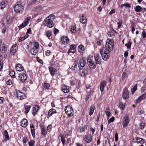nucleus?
<instances>
[{
	"label": "nucleus",
	"mask_w": 146,
	"mask_h": 146,
	"mask_svg": "<svg viewBox=\"0 0 146 146\" xmlns=\"http://www.w3.org/2000/svg\"><path fill=\"white\" fill-rule=\"evenodd\" d=\"M122 22L121 21H119L117 23L118 25V28H119L120 27Z\"/></svg>",
	"instance_id": "13d9d810"
},
{
	"label": "nucleus",
	"mask_w": 146,
	"mask_h": 146,
	"mask_svg": "<svg viewBox=\"0 0 146 146\" xmlns=\"http://www.w3.org/2000/svg\"><path fill=\"white\" fill-rule=\"evenodd\" d=\"M88 68L87 67H85L82 72L81 75L82 76H85L88 74Z\"/></svg>",
	"instance_id": "2eb2a0df"
},
{
	"label": "nucleus",
	"mask_w": 146,
	"mask_h": 146,
	"mask_svg": "<svg viewBox=\"0 0 146 146\" xmlns=\"http://www.w3.org/2000/svg\"><path fill=\"white\" fill-rule=\"evenodd\" d=\"M44 21L46 23L48 27L49 28H51L54 26L53 22H50L49 21H47L46 20H44Z\"/></svg>",
	"instance_id": "393cba45"
},
{
	"label": "nucleus",
	"mask_w": 146,
	"mask_h": 146,
	"mask_svg": "<svg viewBox=\"0 0 146 146\" xmlns=\"http://www.w3.org/2000/svg\"><path fill=\"white\" fill-rule=\"evenodd\" d=\"M70 31L72 33H75L76 32V27L74 26H72Z\"/></svg>",
	"instance_id": "e433bc0d"
},
{
	"label": "nucleus",
	"mask_w": 146,
	"mask_h": 146,
	"mask_svg": "<svg viewBox=\"0 0 146 146\" xmlns=\"http://www.w3.org/2000/svg\"><path fill=\"white\" fill-rule=\"evenodd\" d=\"M123 97L124 99H126L128 98L129 97V92L126 89H124L123 92Z\"/></svg>",
	"instance_id": "6e6552de"
},
{
	"label": "nucleus",
	"mask_w": 146,
	"mask_h": 146,
	"mask_svg": "<svg viewBox=\"0 0 146 146\" xmlns=\"http://www.w3.org/2000/svg\"><path fill=\"white\" fill-rule=\"evenodd\" d=\"M76 47V46L75 45L72 44L70 46V47L69 50L68 51V53L69 54L70 52L74 53L75 52L74 49Z\"/></svg>",
	"instance_id": "4be33fe9"
},
{
	"label": "nucleus",
	"mask_w": 146,
	"mask_h": 146,
	"mask_svg": "<svg viewBox=\"0 0 146 146\" xmlns=\"http://www.w3.org/2000/svg\"><path fill=\"white\" fill-rule=\"evenodd\" d=\"M100 56L98 54L96 53L94 55L96 63L97 64H100L101 63V59L100 58Z\"/></svg>",
	"instance_id": "1a4fd4ad"
},
{
	"label": "nucleus",
	"mask_w": 146,
	"mask_h": 146,
	"mask_svg": "<svg viewBox=\"0 0 146 146\" xmlns=\"http://www.w3.org/2000/svg\"><path fill=\"white\" fill-rule=\"evenodd\" d=\"M86 17L82 15L80 18V22L83 24H85L86 22Z\"/></svg>",
	"instance_id": "b1692460"
},
{
	"label": "nucleus",
	"mask_w": 146,
	"mask_h": 146,
	"mask_svg": "<svg viewBox=\"0 0 146 146\" xmlns=\"http://www.w3.org/2000/svg\"><path fill=\"white\" fill-rule=\"evenodd\" d=\"M36 59L37 61L40 64H42L43 62V61L42 60L40 59L39 57H37Z\"/></svg>",
	"instance_id": "69168bd1"
},
{
	"label": "nucleus",
	"mask_w": 146,
	"mask_h": 146,
	"mask_svg": "<svg viewBox=\"0 0 146 146\" xmlns=\"http://www.w3.org/2000/svg\"><path fill=\"white\" fill-rule=\"evenodd\" d=\"M28 141L27 137H25L23 138V142L24 143H26Z\"/></svg>",
	"instance_id": "052dcab7"
},
{
	"label": "nucleus",
	"mask_w": 146,
	"mask_h": 146,
	"mask_svg": "<svg viewBox=\"0 0 146 146\" xmlns=\"http://www.w3.org/2000/svg\"><path fill=\"white\" fill-rule=\"evenodd\" d=\"M7 5V3L6 1H3L0 2V9H2Z\"/></svg>",
	"instance_id": "dca6fc26"
},
{
	"label": "nucleus",
	"mask_w": 146,
	"mask_h": 146,
	"mask_svg": "<svg viewBox=\"0 0 146 146\" xmlns=\"http://www.w3.org/2000/svg\"><path fill=\"white\" fill-rule=\"evenodd\" d=\"M17 45L16 44H13L11 48V51L13 54L15 53L17 50Z\"/></svg>",
	"instance_id": "412c9836"
},
{
	"label": "nucleus",
	"mask_w": 146,
	"mask_h": 146,
	"mask_svg": "<svg viewBox=\"0 0 146 146\" xmlns=\"http://www.w3.org/2000/svg\"><path fill=\"white\" fill-rule=\"evenodd\" d=\"M49 70L50 74L52 76H53L55 73V69L52 67H49Z\"/></svg>",
	"instance_id": "a878e982"
},
{
	"label": "nucleus",
	"mask_w": 146,
	"mask_h": 146,
	"mask_svg": "<svg viewBox=\"0 0 146 146\" xmlns=\"http://www.w3.org/2000/svg\"><path fill=\"white\" fill-rule=\"evenodd\" d=\"M146 98V92L144 93L143 95L139 96L137 100V102H140L141 100L144 99Z\"/></svg>",
	"instance_id": "aec40b11"
},
{
	"label": "nucleus",
	"mask_w": 146,
	"mask_h": 146,
	"mask_svg": "<svg viewBox=\"0 0 146 146\" xmlns=\"http://www.w3.org/2000/svg\"><path fill=\"white\" fill-rule=\"evenodd\" d=\"M77 67V64H76L74 63V65L73 66H72L70 68V69H72V70H75V68H76Z\"/></svg>",
	"instance_id": "bf43d9fd"
},
{
	"label": "nucleus",
	"mask_w": 146,
	"mask_h": 146,
	"mask_svg": "<svg viewBox=\"0 0 146 146\" xmlns=\"http://www.w3.org/2000/svg\"><path fill=\"white\" fill-rule=\"evenodd\" d=\"M135 139L136 140H138V141L137 142L138 143H145V140L141 138H139L138 137H136Z\"/></svg>",
	"instance_id": "7c9ffc66"
},
{
	"label": "nucleus",
	"mask_w": 146,
	"mask_h": 146,
	"mask_svg": "<svg viewBox=\"0 0 146 146\" xmlns=\"http://www.w3.org/2000/svg\"><path fill=\"white\" fill-rule=\"evenodd\" d=\"M87 126H82L80 127V130L81 132H83L87 129Z\"/></svg>",
	"instance_id": "ea45409f"
},
{
	"label": "nucleus",
	"mask_w": 146,
	"mask_h": 146,
	"mask_svg": "<svg viewBox=\"0 0 146 146\" xmlns=\"http://www.w3.org/2000/svg\"><path fill=\"white\" fill-rule=\"evenodd\" d=\"M31 108V106H25V110L27 111V113L28 112Z\"/></svg>",
	"instance_id": "3c124183"
},
{
	"label": "nucleus",
	"mask_w": 146,
	"mask_h": 146,
	"mask_svg": "<svg viewBox=\"0 0 146 146\" xmlns=\"http://www.w3.org/2000/svg\"><path fill=\"white\" fill-rule=\"evenodd\" d=\"M16 92L17 97L18 98H19L20 100H22L26 98V96L24 93L19 90L17 91Z\"/></svg>",
	"instance_id": "0eeeda50"
},
{
	"label": "nucleus",
	"mask_w": 146,
	"mask_h": 146,
	"mask_svg": "<svg viewBox=\"0 0 146 146\" xmlns=\"http://www.w3.org/2000/svg\"><path fill=\"white\" fill-rule=\"evenodd\" d=\"M124 6L126 8H130L131 7V5L128 3L122 4L121 5V8Z\"/></svg>",
	"instance_id": "37998d69"
},
{
	"label": "nucleus",
	"mask_w": 146,
	"mask_h": 146,
	"mask_svg": "<svg viewBox=\"0 0 146 146\" xmlns=\"http://www.w3.org/2000/svg\"><path fill=\"white\" fill-rule=\"evenodd\" d=\"M34 46L36 49H38L39 48V44L38 42H35L34 44Z\"/></svg>",
	"instance_id": "09e8293b"
},
{
	"label": "nucleus",
	"mask_w": 146,
	"mask_h": 146,
	"mask_svg": "<svg viewBox=\"0 0 146 146\" xmlns=\"http://www.w3.org/2000/svg\"><path fill=\"white\" fill-rule=\"evenodd\" d=\"M27 24L24 22L21 24L18 27L19 29L20 30L22 28L25 27L27 25Z\"/></svg>",
	"instance_id": "58836bf2"
},
{
	"label": "nucleus",
	"mask_w": 146,
	"mask_h": 146,
	"mask_svg": "<svg viewBox=\"0 0 146 146\" xmlns=\"http://www.w3.org/2000/svg\"><path fill=\"white\" fill-rule=\"evenodd\" d=\"M33 114L34 115L36 114V113L37 112L38 110L40 109V107L38 106H35L33 108Z\"/></svg>",
	"instance_id": "bb28decb"
},
{
	"label": "nucleus",
	"mask_w": 146,
	"mask_h": 146,
	"mask_svg": "<svg viewBox=\"0 0 146 146\" xmlns=\"http://www.w3.org/2000/svg\"><path fill=\"white\" fill-rule=\"evenodd\" d=\"M25 39V38L23 36L22 37H20L19 39V42H21L24 40Z\"/></svg>",
	"instance_id": "774afa93"
},
{
	"label": "nucleus",
	"mask_w": 146,
	"mask_h": 146,
	"mask_svg": "<svg viewBox=\"0 0 146 146\" xmlns=\"http://www.w3.org/2000/svg\"><path fill=\"white\" fill-rule=\"evenodd\" d=\"M30 127L31 129V132L33 137L35 136V127L33 125H30Z\"/></svg>",
	"instance_id": "cd10ccee"
},
{
	"label": "nucleus",
	"mask_w": 146,
	"mask_h": 146,
	"mask_svg": "<svg viewBox=\"0 0 146 146\" xmlns=\"http://www.w3.org/2000/svg\"><path fill=\"white\" fill-rule=\"evenodd\" d=\"M131 44L132 42L130 41V40H129L128 42L127 43V48H131Z\"/></svg>",
	"instance_id": "8fccbe9b"
},
{
	"label": "nucleus",
	"mask_w": 146,
	"mask_h": 146,
	"mask_svg": "<svg viewBox=\"0 0 146 146\" xmlns=\"http://www.w3.org/2000/svg\"><path fill=\"white\" fill-rule=\"evenodd\" d=\"M145 125L144 123H141L140 125V127L141 129H143L145 127Z\"/></svg>",
	"instance_id": "680f3d73"
},
{
	"label": "nucleus",
	"mask_w": 146,
	"mask_h": 146,
	"mask_svg": "<svg viewBox=\"0 0 146 146\" xmlns=\"http://www.w3.org/2000/svg\"><path fill=\"white\" fill-rule=\"evenodd\" d=\"M14 9L17 13H21L24 9V7L21 4H17L14 7Z\"/></svg>",
	"instance_id": "7ed1b4c3"
},
{
	"label": "nucleus",
	"mask_w": 146,
	"mask_h": 146,
	"mask_svg": "<svg viewBox=\"0 0 146 146\" xmlns=\"http://www.w3.org/2000/svg\"><path fill=\"white\" fill-rule=\"evenodd\" d=\"M19 79H20L22 82H25L27 80V77L25 71H23V73H19Z\"/></svg>",
	"instance_id": "39448f33"
},
{
	"label": "nucleus",
	"mask_w": 146,
	"mask_h": 146,
	"mask_svg": "<svg viewBox=\"0 0 146 146\" xmlns=\"http://www.w3.org/2000/svg\"><path fill=\"white\" fill-rule=\"evenodd\" d=\"M21 126L23 127H26L27 125L28 121L26 119H24L21 121Z\"/></svg>",
	"instance_id": "5701e85b"
},
{
	"label": "nucleus",
	"mask_w": 146,
	"mask_h": 146,
	"mask_svg": "<svg viewBox=\"0 0 146 146\" xmlns=\"http://www.w3.org/2000/svg\"><path fill=\"white\" fill-rule=\"evenodd\" d=\"M115 120V118L113 117H112L111 118H110L108 121V123H110V122H113Z\"/></svg>",
	"instance_id": "5fc2aeb1"
},
{
	"label": "nucleus",
	"mask_w": 146,
	"mask_h": 146,
	"mask_svg": "<svg viewBox=\"0 0 146 146\" xmlns=\"http://www.w3.org/2000/svg\"><path fill=\"white\" fill-rule=\"evenodd\" d=\"M94 108H95V107L93 106H92L91 107V108L90 109V113H89V115L90 116H91V115H92V114H93L94 111Z\"/></svg>",
	"instance_id": "c9c22d12"
},
{
	"label": "nucleus",
	"mask_w": 146,
	"mask_h": 146,
	"mask_svg": "<svg viewBox=\"0 0 146 146\" xmlns=\"http://www.w3.org/2000/svg\"><path fill=\"white\" fill-rule=\"evenodd\" d=\"M119 106L120 108H121L122 110H123L125 108V105L121 102H119Z\"/></svg>",
	"instance_id": "79ce46f5"
},
{
	"label": "nucleus",
	"mask_w": 146,
	"mask_h": 146,
	"mask_svg": "<svg viewBox=\"0 0 146 146\" xmlns=\"http://www.w3.org/2000/svg\"><path fill=\"white\" fill-rule=\"evenodd\" d=\"M44 87L46 89H47L50 87V85L48 83L44 84Z\"/></svg>",
	"instance_id": "338daca9"
},
{
	"label": "nucleus",
	"mask_w": 146,
	"mask_h": 146,
	"mask_svg": "<svg viewBox=\"0 0 146 146\" xmlns=\"http://www.w3.org/2000/svg\"><path fill=\"white\" fill-rule=\"evenodd\" d=\"M16 69L17 71L21 72L22 71H24V68L22 65L20 64H18L16 65Z\"/></svg>",
	"instance_id": "a211bd4d"
},
{
	"label": "nucleus",
	"mask_w": 146,
	"mask_h": 146,
	"mask_svg": "<svg viewBox=\"0 0 146 146\" xmlns=\"http://www.w3.org/2000/svg\"><path fill=\"white\" fill-rule=\"evenodd\" d=\"M50 54V50H47L45 52V55H46L48 56H49Z\"/></svg>",
	"instance_id": "0e129e2a"
},
{
	"label": "nucleus",
	"mask_w": 146,
	"mask_h": 146,
	"mask_svg": "<svg viewBox=\"0 0 146 146\" xmlns=\"http://www.w3.org/2000/svg\"><path fill=\"white\" fill-rule=\"evenodd\" d=\"M86 63V61L83 58L81 59L79 61L78 64V66L79 69L82 70L85 66Z\"/></svg>",
	"instance_id": "20e7f679"
},
{
	"label": "nucleus",
	"mask_w": 146,
	"mask_h": 146,
	"mask_svg": "<svg viewBox=\"0 0 146 146\" xmlns=\"http://www.w3.org/2000/svg\"><path fill=\"white\" fill-rule=\"evenodd\" d=\"M113 40L108 39L106 42L105 48L102 47L100 49V54L104 60H106L110 56V52L113 50Z\"/></svg>",
	"instance_id": "f257e3e1"
},
{
	"label": "nucleus",
	"mask_w": 146,
	"mask_h": 146,
	"mask_svg": "<svg viewBox=\"0 0 146 146\" xmlns=\"http://www.w3.org/2000/svg\"><path fill=\"white\" fill-rule=\"evenodd\" d=\"M66 113L68 117H70L73 115V110L70 106H67L65 109Z\"/></svg>",
	"instance_id": "f03ea898"
},
{
	"label": "nucleus",
	"mask_w": 146,
	"mask_h": 146,
	"mask_svg": "<svg viewBox=\"0 0 146 146\" xmlns=\"http://www.w3.org/2000/svg\"><path fill=\"white\" fill-rule=\"evenodd\" d=\"M0 50L3 53H5L6 50L4 43L1 41H0Z\"/></svg>",
	"instance_id": "f8f14e48"
},
{
	"label": "nucleus",
	"mask_w": 146,
	"mask_h": 146,
	"mask_svg": "<svg viewBox=\"0 0 146 146\" xmlns=\"http://www.w3.org/2000/svg\"><path fill=\"white\" fill-rule=\"evenodd\" d=\"M56 113V111L55 110L51 109L49 110L48 112V115L49 116H52L53 114Z\"/></svg>",
	"instance_id": "c85d7f7f"
},
{
	"label": "nucleus",
	"mask_w": 146,
	"mask_h": 146,
	"mask_svg": "<svg viewBox=\"0 0 146 146\" xmlns=\"http://www.w3.org/2000/svg\"><path fill=\"white\" fill-rule=\"evenodd\" d=\"M109 109L108 108H107L106 111V114L108 117V119L110 115V113L109 111Z\"/></svg>",
	"instance_id": "4c0bfd02"
},
{
	"label": "nucleus",
	"mask_w": 146,
	"mask_h": 146,
	"mask_svg": "<svg viewBox=\"0 0 146 146\" xmlns=\"http://www.w3.org/2000/svg\"><path fill=\"white\" fill-rule=\"evenodd\" d=\"M4 136L6 139H9V138L8 132L6 130H5L4 131Z\"/></svg>",
	"instance_id": "a19ab883"
},
{
	"label": "nucleus",
	"mask_w": 146,
	"mask_h": 146,
	"mask_svg": "<svg viewBox=\"0 0 146 146\" xmlns=\"http://www.w3.org/2000/svg\"><path fill=\"white\" fill-rule=\"evenodd\" d=\"M51 31H48L46 32V35L48 38L51 36Z\"/></svg>",
	"instance_id": "603ef678"
},
{
	"label": "nucleus",
	"mask_w": 146,
	"mask_h": 146,
	"mask_svg": "<svg viewBox=\"0 0 146 146\" xmlns=\"http://www.w3.org/2000/svg\"><path fill=\"white\" fill-rule=\"evenodd\" d=\"M84 139L86 143H89L92 140V137L89 135H87L85 136Z\"/></svg>",
	"instance_id": "9b49d317"
},
{
	"label": "nucleus",
	"mask_w": 146,
	"mask_h": 146,
	"mask_svg": "<svg viewBox=\"0 0 146 146\" xmlns=\"http://www.w3.org/2000/svg\"><path fill=\"white\" fill-rule=\"evenodd\" d=\"M52 126L51 125H49L47 127V131L50 132V131L52 130Z\"/></svg>",
	"instance_id": "6e6d98bb"
},
{
	"label": "nucleus",
	"mask_w": 146,
	"mask_h": 146,
	"mask_svg": "<svg viewBox=\"0 0 146 146\" xmlns=\"http://www.w3.org/2000/svg\"><path fill=\"white\" fill-rule=\"evenodd\" d=\"M61 41L62 44H66L69 41V39L67 36H63L61 38Z\"/></svg>",
	"instance_id": "9d476101"
},
{
	"label": "nucleus",
	"mask_w": 146,
	"mask_h": 146,
	"mask_svg": "<svg viewBox=\"0 0 146 146\" xmlns=\"http://www.w3.org/2000/svg\"><path fill=\"white\" fill-rule=\"evenodd\" d=\"M87 62L89 66L91 69H94L96 68V65H95L94 63L92 61V60L89 58L87 59Z\"/></svg>",
	"instance_id": "423d86ee"
},
{
	"label": "nucleus",
	"mask_w": 146,
	"mask_h": 146,
	"mask_svg": "<svg viewBox=\"0 0 146 146\" xmlns=\"http://www.w3.org/2000/svg\"><path fill=\"white\" fill-rule=\"evenodd\" d=\"M78 50L79 52L83 53L82 52L84 50V47L82 45L80 44L78 46Z\"/></svg>",
	"instance_id": "c756f323"
},
{
	"label": "nucleus",
	"mask_w": 146,
	"mask_h": 146,
	"mask_svg": "<svg viewBox=\"0 0 146 146\" xmlns=\"http://www.w3.org/2000/svg\"><path fill=\"white\" fill-rule=\"evenodd\" d=\"M9 74L11 77L13 78L15 77V72L13 71H10Z\"/></svg>",
	"instance_id": "49530a36"
},
{
	"label": "nucleus",
	"mask_w": 146,
	"mask_h": 146,
	"mask_svg": "<svg viewBox=\"0 0 146 146\" xmlns=\"http://www.w3.org/2000/svg\"><path fill=\"white\" fill-rule=\"evenodd\" d=\"M68 135H66L65 137H64L63 135L60 136L61 141L63 146H64V144L65 141V137L67 138Z\"/></svg>",
	"instance_id": "2f4dec72"
},
{
	"label": "nucleus",
	"mask_w": 146,
	"mask_h": 146,
	"mask_svg": "<svg viewBox=\"0 0 146 146\" xmlns=\"http://www.w3.org/2000/svg\"><path fill=\"white\" fill-rule=\"evenodd\" d=\"M47 132V131L44 127H42L41 133V135L45 136Z\"/></svg>",
	"instance_id": "473e14b6"
},
{
	"label": "nucleus",
	"mask_w": 146,
	"mask_h": 146,
	"mask_svg": "<svg viewBox=\"0 0 146 146\" xmlns=\"http://www.w3.org/2000/svg\"><path fill=\"white\" fill-rule=\"evenodd\" d=\"M106 85V83L105 81H103L100 83V90L101 92L103 91Z\"/></svg>",
	"instance_id": "f3484780"
},
{
	"label": "nucleus",
	"mask_w": 146,
	"mask_h": 146,
	"mask_svg": "<svg viewBox=\"0 0 146 146\" xmlns=\"http://www.w3.org/2000/svg\"><path fill=\"white\" fill-rule=\"evenodd\" d=\"M62 88V91L65 93H66L69 92L68 88V87L66 86H64Z\"/></svg>",
	"instance_id": "f704fd0d"
},
{
	"label": "nucleus",
	"mask_w": 146,
	"mask_h": 146,
	"mask_svg": "<svg viewBox=\"0 0 146 146\" xmlns=\"http://www.w3.org/2000/svg\"><path fill=\"white\" fill-rule=\"evenodd\" d=\"M2 32L3 33H4L6 31V27L5 24H3L2 27Z\"/></svg>",
	"instance_id": "de8ad7c7"
},
{
	"label": "nucleus",
	"mask_w": 146,
	"mask_h": 146,
	"mask_svg": "<svg viewBox=\"0 0 146 146\" xmlns=\"http://www.w3.org/2000/svg\"><path fill=\"white\" fill-rule=\"evenodd\" d=\"M135 10L136 12H139L141 11L142 12L145 11L146 10V9L144 8L141 7L140 6L137 5L135 8Z\"/></svg>",
	"instance_id": "4468645a"
},
{
	"label": "nucleus",
	"mask_w": 146,
	"mask_h": 146,
	"mask_svg": "<svg viewBox=\"0 0 146 146\" xmlns=\"http://www.w3.org/2000/svg\"><path fill=\"white\" fill-rule=\"evenodd\" d=\"M30 19L31 17H27L25 20L24 22H25L27 24L28 23L29 21V20Z\"/></svg>",
	"instance_id": "e2e57ef3"
},
{
	"label": "nucleus",
	"mask_w": 146,
	"mask_h": 146,
	"mask_svg": "<svg viewBox=\"0 0 146 146\" xmlns=\"http://www.w3.org/2000/svg\"><path fill=\"white\" fill-rule=\"evenodd\" d=\"M124 120L123 123V127H127L129 123V116L126 115L124 117Z\"/></svg>",
	"instance_id": "ddd939ff"
},
{
	"label": "nucleus",
	"mask_w": 146,
	"mask_h": 146,
	"mask_svg": "<svg viewBox=\"0 0 146 146\" xmlns=\"http://www.w3.org/2000/svg\"><path fill=\"white\" fill-rule=\"evenodd\" d=\"M137 84H135L133 88H132L131 89V92L132 94L134 93L137 89Z\"/></svg>",
	"instance_id": "c03bdc74"
},
{
	"label": "nucleus",
	"mask_w": 146,
	"mask_h": 146,
	"mask_svg": "<svg viewBox=\"0 0 146 146\" xmlns=\"http://www.w3.org/2000/svg\"><path fill=\"white\" fill-rule=\"evenodd\" d=\"M37 49L34 48H32L30 50L31 53L33 55H35L37 53Z\"/></svg>",
	"instance_id": "72a5a7b5"
},
{
	"label": "nucleus",
	"mask_w": 146,
	"mask_h": 146,
	"mask_svg": "<svg viewBox=\"0 0 146 146\" xmlns=\"http://www.w3.org/2000/svg\"><path fill=\"white\" fill-rule=\"evenodd\" d=\"M29 146H33L35 143V141L33 140H31L29 142Z\"/></svg>",
	"instance_id": "864d4df0"
},
{
	"label": "nucleus",
	"mask_w": 146,
	"mask_h": 146,
	"mask_svg": "<svg viewBox=\"0 0 146 146\" xmlns=\"http://www.w3.org/2000/svg\"><path fill=\"white\" fill-rule=\"evenodd\" d=\"M118 134L117 132H116L115 135V141L116 142L118 140Z\"/></svg>",
	"instance_id": "4d7b16f0"
},
{
	"label": "nucleus",
	"mask_w": 146,
	"mask_h": 146,
	"mask_svg": "<svg viewBox=\"0 0 146 146\" xmlns=\"http://www.w3.org/2000/svg\"><path fill=\"white\" fill-rule=\"evenodd\" d=\"M54 18V14H50L49 16L46 17L44 20H46L47 21H49L50 22H53Z\"/></svg>",
	"instance_id": "6ab92c4d"
},
{
	"label": "nucleus",
	"mask_w": 146,
	"mask_h": 146,
	"mask_svg": "<svg viewBox=\"0 0 146 146\" xmlns=\"http://www.w3.org/2000/svg\"><path fill=\"white\" fill-rule=\"evenodd\" d=\"M145 90H146V82L145 83V85L142 87L141 89V92H144Z\"/></svg>",
	"instance_id": "a18cd8bd"
}]
</instances>
